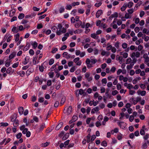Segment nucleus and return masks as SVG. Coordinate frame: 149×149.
<instances>
[{
	"label": "nucleus",
	"instance_id": "864d4df0",
	"mask_svg": "<svg viewBox=\"0 0 149 149\" xmlns=\"http://www.w3.org/2000/svg\"><path fill=\"white\" fill-rule=\"evenodd\" d=\"M123 57L124 58H127L128 56V54L127 53L125 52L123 54Z\"/></svg>",
	"mask_w": 149,
	"mask_h": 149
},
{
	"label": "nucleus",
	"instance_id": "e433bc0d",
	"mask_svg": "<svg viewBox=\"0 0 149 149\" xmlns=\"http://www.w3.org/2000/svg\"><path fill=\"white\" fill-rule=\"evenodd\" d=\"M132 61V59L130 58H129L127 59L126 61V64H127L130 63Z\"/></svg>",
	"mask_w": 149,
	"mask_h": 149
},
{
	"label": "nucleus",
	"instance_id": "39448f33",
	"mask_svg": "<svg viewBox=\"0 0 149 149\" xmlns=\"http://www.w3.org/2000/svg\"><path fill=\"white\" fill-rule=\"evenodd\" d=\"M99 108L98 107H95L91 111L92 113H94L95 112H97L99 111Z\"/></svg>",
	"mask_w": 149,
	"mask_h": 149
},
{
	"label": "nucleus",
	"instance_id": "c03bdc74",
	"mask_svg": "<svg viewBox=\"0 0 149 149\" xmlns=\"http://www.w3.org/2000/svg\"><path fill=\"white\" fill-rule=\"evenodd\" d=\"M43 27V26L41 23L38 24L37 26V29H40Z\"/></svg>",
	"mask_w": 149,
	"mask_h": 149
},
{
	"label": "nucleus",
	"instance_id": "aec40b11",
	"mask_svg": "<svg viewBox=\"0 0 149 149\" xmlns=\"http://www.w3.org/2000/svg\"><path fill=\"white\" fill-rule=\"evenodd\" d=\"M52 31L54 32H56L57 31V29L56 26H54L52 27Z\"/></svg>",
	"mask_w": 149,
	"mask_h": 149
},
{
	"label": "nucleus",
	"instance_id": "6e6552de",
	"mask_svg": "<svg viewBox=\"0 0 149 149\" xmlns=\"http://www.w3.org/2000/svg\"><path fill=\"white\" fill-rule=\"evenodd\" d=\"M118 16V13L117 12H115L113 14H112L109 17V19L114 17H117Z\"/></svg>",
	"mask_w": 149,
	"mask_h": 149
},
{
	"label": "nucleus",
	"instance_id": "f3484780",
	"mask_svg": "<svg viewBox=\"0 0 149 149\" xmlns=\"http://www.w3.org/2000/svg\"><path fill=\"white\" fill-rule=\"evenodd\" d=\"M69 134L68 133H66L64 135V136L63 137V140H65L67 139L69 137Z\"/></svg>",
	"mask_w": 149,
	"mask_h": 149
},
{
	"label": "nucleus",
	"instance_id": "7c9ffc66",
	"mask_svg": "<svg viewBox=\"0 0 149 149\" xmlns=\"http://www.w3.org/2000/svg\"><path fill=\"white\" fill-rule=\"evenodd\" d=\"M39 69L40 71L41 72H43L44 70V68L43 66L42 65H41V66H39Z\"/></svg>",
	"mask_w": 149,
	"mask_h": 149
},
{
	"label": "nucleus",
	"instance_id": "20e7f679",
	"mask_svg": "<svg viewBox=\"0 0 149 149\" xmlns=\"http://www.w3.org/2000/svg\"><path fill=\"white\" fill-rule=\"evenodd\" d=\"M16 53L15 52H13L9 56L8 59L10 60L16 56Z\"/></svg>",
	"mask_w": 149,
	"mask_h": 149
},
{
	"label": "nucleus",
	"instance_id": "473e14b6",
	"mask_svg": "<svg viewBox=\"0 0 149 149\" xmlns=\"http://www.w3.org/2000/svg\"><path fill=\"white\" fill-rule=\"evenodd\" d=\"M48 74L50 78H52L54 76V72H49V73Z\"/></svg>",
	"mask_w": 149,
	"mask_h": 149
},
{
	"label": "nucleus",
	"instance_id": "f03ea898",
	"mask_svg": "<svg viewBox=\"0 0 149 149\" xmlns=\"http://www.w3.org/2000/svg\"><path fill=\"white\" fill-rule=\"evenodd\" d=\"M85 77L87 79L88 82L91 81L93 79L92 77H90V73L89 72H87L85 74Z\"/></svg>",
	"mask_w": 149,
	"mask_h": 149
},
{
	"label": "nucleus",
	"instance_id": "79ce46f5",
	"mask_svg": "<svg viewBox=\"0 0 149 149\" xmlns=\"http://www.w3.org/2000/svg\"><path fill=\"white\" fill-rule=\"evenodd\" d=\"M12 68L11 67H9L8 69H7L6 70V72L7 73L9 74L11 71Z\"/></svg>",
	"mask_w": 149,
	"mask_h": 149
},
{
	"label": "nucleus",
	"instance_id": "dca6fc26",
	"mask_svg": "<svg viewBox=\"0 0 149 149\" xmlns=\"http://www.w3.org/2000/svg\"><path fill=\"white\" fill-rule=\"evenodd\" d=\"M8 124L7 123H0V127L1 126H3V127H6L8 126Z\"/></svg>",
	"mask_w": 149,
	"mask_h": 149
},
{
	"label": "nucleus",
	"instance_id": "a878e982",
	"mask_svg": "<svg viewBox=\"0 0 149 149\" xmlns=\"http://www.w3.org/2000/svg\"><path fill=\"white\" fill-rule=\"evenodd\" d=\"M19 34L18 33H17L15 36V41L16 42H17L19 40Z\"/></svg>",
	"mask_w": 149,
	"mask_h": 149
},
{
	"label": "nucleus",
	"instance_id": "b1692460",
	"mask_svg": "<svg viewBox=\"0 0 149 149\" xmlns=\"http://www.w3.org/2000/svg\"><path fill=\"white\" fill-rule=\"evenodd\" d=\"M65 97H63L61 99L60 103L62 105L65 102Z\"/></svg>",
	"mask_w": 149,
	"mask_h": 149
},
{
	"label": "nucleus",
	"instance_id": "4d7b16f0",
	"mask_svg": "<svg viewBox=\"0 0 149 149\" xmlns=\"http://www.w3.org/2000/svg\"><path fill=\"white\" fill-rule=\"evenodd\" d=\"M33 120L36 122H38V118L35 116H34L33 117Z\"/></svg>",
	"mask_w": 149,
	"mask_h": 149
},
{
	"label": "nucleus",
	"instance_id": "6e6d98bb",
	"mask_svg": "<svg viewBox=\"0 0 149 149\" xmlns=\"http://www.w3.org/2000/svg\"><path fill=\"white\" fill-rule=\"evenodd\" d=\"M84 93V91L82 89H80L79 91V94L80 95H82Z\"/></svg>",
	"mask_w": 149,
	"mask_h": 149
},
{
	"label": "nucleus",
	"instance_id": "c85d7f7f",
	"mask_svg": "<svg viewBox=\"0 0 149 149\" xmlns=\"http://www.w3.org/2000/svg\"><path fill=\"white\" fill-rule=\"evenodd\" d=\"M23 122L26 123V126H28L29 124V122H27V119L26 118H25L23 119Z\"/></svg>",
	"mask_w": 149,
	"mask_h": 149
},
{
	"label": "nucleus",
	"instance_id": "052dcab7",
	"mask_svg": "<svg viewBox=\"0 0 149 149\" xmlns=\"http://www.w3.org/2000/svg\"><path fill=\"white\" fill-rule=\"evenodd\" d=\"M145 12L144 11H141L140 13V16L141 17H142L144 15Z\"/></svg>",
	"mask_w": 149,
	"mask_h": 149
},
{
	"label": "nucleus",
	"instance_id": "2f4dec72",
	"mask_svg": "<svg viewBox=\"0 0 149 149\" xmlns=\"http://www.w3.org/2000/svg\"><path fill=\"white\" fill-rule=\"evenodd\" d=\"M122 46L123 49H126L127 47V44L126 43H124L122 44Z\"/></svg>",
	"mask_w": 149,
	"mask_h": 149
},
{
	"label": "nucleus",
	"instance_id": "7ed1b4c3",
	"mask_svg": "<svg viewBox=\"0 0 149 149\" xmlns=\"http://www.w3.org/2000/svg\"><path fill=\"white\" fill-rule=\"evenodd\" d=\"M140 52H137L136 53L134 52H133L131 55V57L132 58H133V57H134L135 56L138 58L140 56Z\"/></svg>",
	"mask_w": 149,
	"mask_h": 149
},
{
	"label": "nucleus",
	"instance_id": "4468645a",
	"mask_svg": "<svg viewBox=\"0 0 149 149\" xmlns=\"http://www.w3.org/2000/svg\"><path fill=\"white\" fill-rule=\"evenodd\" d=\"M32 45L34 49H35L38 46V43L36 42H34L32 44Z\"/></svg>",
	"mask_w": 149,
	"mask_h": 149
},
{
	"label": "nucleus",
	"instance_id": "cd10ccee",
	"mask_svg": "<svg viewBox=\"0 0 149 149\" xmlns=\"http://www.w3.org/2000/svg\"><path fill=\"white\" fill-rule=\"evenodd\" d=\"M45 126V124L44 123L42 124L41 125L39 128V130L40 131H42Z\"/></svg>",
	"mask_w": 149,
	"mask_h": 149
},
{
	"label": "nucleus",
	"instance_id": "680f3d73",
	"mask_svg": "<svg viewBox=\"0 0 149 149\" xmlns=\"http://www.w3.org/2000/svg\"><path fill=\"white\" fill-rule=\"evenodd\" d=\"M57 50L58 49L56 48H53L52 51V53L53 54H54L57 51Z\"/></svg>",
	"mask_w": 149,
	"mask_h": 149
},
{
	"label": "nucleus",
	"instance_id": "bf43d9fd",
	"mask_svg": "<svg viewBox=\"0 0 149 149\" xmlns=\"http://www.w3.org/2000/svg\"><path fill=\"white\" fill-rule=\"evenodd\" d=\"M49 144V143H48L47 142H46L44 143H42V146L44 147H46Z\"/></svg>",
	"mask_w": 149,
	"mask_h": 149
},
{
	"label": "nucleus",
	"instance_id": "5701e85b",
	"mask_svg": "<svg viewBox=\"0 0 149 149\" xmlns=\"http://www.w3.org/2000/svg\"><path fill=\"white\" fill-rule=\"evenodd\" d=\"M54 62V60L53 58H51L50 59L49 61V65H52Z\"/></svg>",
	"mask_w": 149,
	"mask_h": 149
},
{
	"label": "nucleus",
	"instance_id": "2eb2a0df",
	"mask_svg": "<svg viewBox=\"0 0 149 149\" xmlns=\"http://www.w3.org/2000/svg\"><path fill=\"white\" fill-rule=\"evenodd\" d=\"M38 58V56H36L33 58V64L35 65L36 63V60Z\"/></svg>",
	"mask_w": 149,
	"mask_h": 149
},
{
	"label": "nucleus",
	"instance_id": "9b49d317",
	"mask_svg": "<svg viewBox=\"0 0 149 149\" xmlns=\"http://www.w3.org/2000/svg\"><path fill=\"white\" fill-rule=\"evenodd\" d=\"M123 124H124V122H119L118 123V125L120 126V128L122 129H124L125 128V127L123 125Z\"/></svg>",
	"mask_w": 149,
	"mask_h": 149
},
{
	"label": "nucleus",
	"instance_id": "37998d69",
	"mask_svg": "<svg viewBox=\"0 0 149 149\" xmlns=\"http://www.w3.org/2000/svg\"><path fill=\"white\" fill-rule=\"evenodd\" d=\"M140 132L141 135H144L145 133V132L143 129L141 130Z\"/></svg>",
	"mask_w": 149,
	"mask_h": 149
},
{
	"label": "nucleus",
	"instance_id": "3c124183",
	"mask_svg": "<svg viewBox=\"0 0 149 149\" xmlns=\"http://www.w3.org/2000/svg\"><path fill=\"white\" fill-rule=\"evenodd\" d=\"M75 43L74 42H71L70 44V47H72L75 46Z\"/></svg>",
	"mask_w": 149,
	"mask_h": 149
},
{
	"label": "nucleus",
	"instance_id": "0eeeda50",
	"mask_svg": "<svg viewBox=\"0 0 149 149\" xmlns=\"http://www.w3.org/2000/svg\"><path fill=\"white\" fill-rule=\"evenodd\" d=\"M125 3L127 7H128L129 8H131L133 5V3L132 1L129 2L128 3Z\"/></svg>",
	"mask_w": 149,
	"mask_h": 149
},
{
	"label": "nucleus",
	"instance_id": "5fc2aeb1",
	"mask_svg": "<svg viewBox=\"0 0 149 149\" xmlns=\"http://www.w3.org/2000/svg\"><path fill=\"white\" fill-rule=\"evenodd\" d=\"M149 137V134H146L143 137V139L146 140H147Z\"/></svg>",
	"mask_w": 149,
	"mask_h": 149
},
{
	"label": "nucleus",
	"instance_id": "338daca9",
	"mask_svg": "<svg viewBox=\"0 0 149 149\" xmlns=\"http://www.w3.org/2000/svg\"><path fill=\"white\" fill-rule=\"evenodd\" d=\"M117 88L118 90H119L121 88V85L119 83L117 85Z\"/></svg>",
	"mask_w": 149,
	"mask_h": 149
},
{
	"label": "nucleus",
	"instance_id": "4c0bfd02",
	"mask_svg": "<svg viewBox=\"0 0 149 149\" xmlns=\"http://www.w3.org/2000/svg\"><path fill=\"white\" fill-rule=\"evenodd\" d=\"M19 65V62H17L16 63H15L13 64L12 65V67L14 68H15L18 66Z\"/></svg>",
	"mask_w": 149,
	"mask_h": 149
},
{
	"label": "nucleus",
	"instance_id": "c9c22d12",
	"mask_svg": "<svg viewBox=\"0 0 149 149\" xmlns=\"http://www.w3.org/2000/svg\"><path fill=\"white\" fill-rule=\"evenodd\" d=\"M78 11V13L81 14L83 13L84 11V10L83 9H79Z\"/></svg>",
	"mask_w": 149,
	"mask_h": 149
},
{
	"label": "nucleus",
	"instance_id": "423d86ee",
	"mask_svg": "<svg viewBox=\"0 0 149 149\" xmlns=\"http://www.w3.org/2000/svg\"><path fill=\"white\" fill-rule=\"evenodd\" d=\"M102 13V10H99L97 12L96 14V16L97 17H99L100 15Z\"/></svg>",
	"mask_w": 149,
	"mask_h": 149
},
{
	"label": "nucleus",
	"instance_id": "69168bd1",
	"mask_svg": "<svg viewBox=\"0 0 149 149\" xmlns=\"http://www.w3.org/2000/svg\"><path fill=\"white\" fill-rule=\"evenodd\" d=\"M107 66V64L105 63H104L101 65V68L102 69H104Z\"/></svg>",
	"mask_w": 149,
	"mask_h": 149
},
{
	"label": "nucleus",
	"instance_id": "de8ad7c7",
	"mask_svg": "<svg viewBox=\"0 0 149 149\" xmlns=\"http://www.w3.org/2000/svg\"><path fill=\"white\" fill-rule=\"evenodd\" d=\"M75 68L76 66H73V67H72L70 70V72H73L75 71Z\"/></svg>",
	"mask_w": 149,
	"mask_h": 149
},
{
	"label": "nucleus",
	"instance_id": "1a4fd4ad",
	"mask_svg": "<svg viewBox=\"0 0 149 149\" xmlns=\"http://www.w3.org/2000/svg\"><path fill=\"white\" fill-rule=\"evenodd\" d=\"M63 124V123L62 122L58 124L56 127L55 129L56 130H59L62 126Z\"/></svg>",
	"mask_w": 149,
	"mask_h": 149
},
{
	"label": "nucleus",
	"instance_id": "49530a36",
	"mask_svg": "<svg viewBox=\"0 0 149 149\" xmlns=\"http://www.w3.org/2000/svg\"><path fill=\"white\" fill-rule=\"evenodd\" d=\"M118 93V91L117 90H114L112 91V94L113 95H115Z\"/></svg>",
	"mask_w": 149,
	"mask_h": 149
},
{
	"label": "nucleus",
	"instance_id": "f8f14e48",
	"mask_svg": "<svg viewBox=\"0 0 149 149\" xmlns=\"http://www.w3.org/2000/svg\"><path fill=\"white\" fill-rule=\"evenodd\" d=\"M13 125L15 127H17L19 125V121L18 120L16 119V120L13 121Z\"/></svg>",
	"mask_w": 149,
	"mask_h": 149
},
{
	"label": "nucleus",
	"instance_id": "a18cd8bd",
	"mask_svg": "<svg viewBox=\"0 0 149 149\" xmlns=\"http://www.w3.org/2000/svg\"><path fill=\"white\" fill-rule=\"evenodd\" d=\"M29 54L31 55H33L34 54V52L32 49H30L29 51Z\"/></svg>",
	"mask_w": 149,
	"mask_h": 149
},
{
	"label": "nucleus",
	"instance_id": "8fccbe9b",
	"mask_svg": "<svg viewBox=\"0 0 149 149\" xmlns=\"http://www.w3.org/2000/svg\"><path fill=\"white\" fill-rule=\"evenodd\" d=\"M95 125L96 127H98L101 126V124L100 122L99 121H97L95 123Z\"/></svg>",
	"mask_w": 149,
	"mask_h": 149
},
{
	"label": "nucleus",
	"instance_id": "f704fd0d",
	"mask_svg": "<svg viewBox=\"0 0 149 149\" xmlns=\"http://www.w3.org/2000/svg\"><path fill=\"white\" fill-rule=\"evenodd\" d=\"M65 8L64 7H61L60 8L59 11L60 13H61L64 11Z\"/></svg>",
	"mask_w": 149,
	"mask_h": 149
},
{
	"label": "nucleus",
	"instance_id": "6ab92c4d",
	"mask_svg": "<svg viewBox=\"0 0 149 149\" xmlns=\"http://www.w3.org/2000/svg\"><path fill=\"white\" fill-rule=\"evenodd\" d=\"M24 17V14L22 13L19 14L18 16V18L19 19H22Z\"/></svg>",
	"mask_w": 149,
	"mask_h": 149
},
{
	"label": "nucleus",
	"instance_id": "e2e57ef3",
	"mask_svg": "<svg viewBox=\"0 0 149 149\" xmlns=\"http://www.w3.org/2000/svg\"><path fill=\"white\" fill-rule=\"evenodd\" d=\"M146 91H141L140 93L141 95L142 96H144L146 95Z\"/></svg>",
	"mask_w": 149,
	"mask_h": 149
},
{
	"label": "nucleus",
	"instance_id": "c756f323",
	"mask_svg": "<svg viewBox=\"0 0 149 149\" xmlns=\"http://www.w3.org/2000/svg\"><path fill=\"white\" fill-rule=\"evenodd\" d=\"M127 88L129 89H130L132 88H133V86L131 84H129Z\"/></svg>",
	"mask_w": 149,
	"mask_h": 149
},
{
	"label": "nucleus",
	"instance_id": "603ef678",
	"mask_svg": "<svg viewBox=\"0 0 149 149\" xmlns=\"http://www.w3.org/2000/svg\"><path fill=\"white\" fill-rule=\"evenodd\" d=\"M96 137L95 135H93L91 136V141L92 142L96 138Z\"/></svg>",
	"mask_w": 149,
	"mask_h": 149
},
{
	"label": "nucleus",
	"instance_id": "0e129e2a",
	"mask_svg": "<svg viewBox=\"0 0 149 149\" xmlns=\"http://www.w3.org/2000/svg\"><path fill=\"white\" fill-rule=\"evenodd\" d=\"M67 46L66 45H63L60 48V49L61 50H63L67 48Z\"/></svg>",
	"mask_w": 149,
	"mask_h": 149
},
{
	"label": "nucleus",
	"instance_id": "9d476101",
	"mask_svg": "<svg viewBox=\"0 0 149 149\" xmlns=\"http://www.w3.org/2000/svg\"><path fill=\"white\" fill-rule=\"evenodd\" d=\"M19 113L20 115H22L23 113L24 108L23 107H20L18 108Z\"/></svg>",
	"mask_w": 149,
	"mask_h": 149
},
{
	"label": "nucleus",
	"instance_id": "58836bf2",
	"mask_svg": "<svg viewBox=\"0 0 149 149\" xmlns=\"http://www.w3.org/2000/svg\"><path fill=\"white\" fill-rule=\"evenodd\" d=\"M78 118L76 116H73L72 117V119L73 121L75 122L78 119Z\"/></svg>",
	"mask_w": 149,
	"mask_h": 149
},
{
	"label": "nucleus",
	"instance_id": "13d9d810",
	"mask_svg": "<svg viewBox=\"0 0 149 149\" xmlns=\"http://www.w3.org/2000/svg\"><path fill=\"white\" fill-rule=\"evenodd\" d=\"M123 103L122 102H120L118 104V106L119 107H121L123 106Z\"/></svg>",
	"mask_w": 149,
	"mask_h": 149
},
{
	"label": "nucleus",
	"instance_id": "412c9836",
	"mask_svg": "<svg viewBox=\"0 0 149 149\" xmlns=\"http://www.w3.org/2000/svg\"><path fill=\"white\" fill-rule=\"evenodd\" d=\"M127 8L126 5L124 3L122 7L121 8V10L122 11H124Z\"/></svg>",
	"mask_w": 149,
	"mask_h": 149
},
{
	"label": "nucleus",
	"instance_id": "4be33fe9",
	"mask_svg": "<svg viewBox=\"0 0 149 149\" xmlns=\"http://www.w3.org/2000/svg\"><path fill=\"white\" fill-rule=\"evenodd\" d=\"M128 13L130 15L132 14L134 12V9L133 8L127 10Z\"/></svg>",
	"mask_w": 149,
	"mask_h": 149
},
{
	"label": "nucleus",
	"instance_id": "a211bd4d",
	"mask_svg": "<svg viewBox=\"0 0 149 149\" xmlns=\"http://www.w3.org/2000/svg\"><path fill=\"white\" fill-rule=\"evenodd\" d=\"M125 17L126 19H130L131 18V16L130 15V14L128 13H126L125 15Z\"/></svg>",
	"mask_w": 149,
	"mask_h": 149
},
{
	"label": "nucleus",
	"instance_id": "ea45409f",
	"mask_svg": "<svg viewBox=\"0 0 149 149\" xmlns=\"http://www.w3.org/2000/svg\"><path fill=\"white\" fill-rule=\"evenodd\" d=\"M15 11H12V10H11L9 14V15L10 17H12L15 14Z\"/></svg>",
	"mask_w": 149,
	"mask_h": 149
},
{
	"label": "nucleus",
	"instance_id": "ddd939ff",
	"mask_svg": "<svg viewBox=\"0 0 149 149\" xmlns=\"http://www.w3.org/2000/svg\"><path fill=\"white\" fill-rule=\"evenodd\" d=\"M97 35L96 34H95V33H92L91 35V37L95 39H97L98 36H97Z\"/></svg>",
	"mask_w": 149,
	"mask_h": 149
},
{
	"label": "nucleus",
	"instance_id": "09e8293b",
	"mask_svg": "<svg viewBox=\"0 0 149 149\" xmlns=\"http://www.w3.org/2000/svg\"><path fill=\"white\" fill-rule=\"evenodd\" d=\"M102 84H106L107 83V79L106 78L103 79L102 80Z\"/></svg>",
	"mask_w": 149,
	"mask_h": 149
},
{
	"label": "nucleus",
	"instance_id": "a19ab883",
	"mask_svg": "<svg viewBox=\"0 0 149 149\" xmlns=\"http://www.w3.org/2000/svg\"><path fill=\"white\" fill-rule=\"evenodd\" d=\"M22 136V134L21 133H19L17 134L16 136V137L17 139H20Z\"/></svg>",
	"mask_w": 149,
	"mask_h": 149
},
{
	"label": "nucleus",
	"instance_id": "f257e3e1",
	"mask_svg": "<svg viewBox=\"0 0 149 149\" xmlns=\"http://www.w3.org/2000/svg\"><path fill=\"white\" fill-rule=\"evenodd\" d=\"M72 107L71 106H70L68 108L65 107L64 109V113H67L68 115L70 114L72 112Z\"/></svg>",
	"mask_w": 149,
	"mask_h": 149
},
{
	"label": "nucleus",
	"instance_id": "72a5a7b5",
	"mask_svg": "<svg viewBox=\"0 0 149 149\" xmlns=\"http://www.w3.org/2000/svg\"><path fill=\"white\" fill-rule=\"evenodd\" d=\"M97 61V60H96L95 59H91V63H92V64H94Z\"/></svg>",
	"mask_w": 149,
	"mask_h": 149
},
{
	"label": "nucleus",
	"instance_id": "bb28decb",
	"mask_svg": "<svg viewBox=\"0 0 149 149\" xmlns=\"http://www.w3.org/2000/svg\"><path fill=\"white\" fill-rule=\"evenodd\" d=\"M101 145L104 146H106L107 143L106 141H104L101 143Z\"/></svg>",
	"mask_w": 149,
	"mask_h": 149
},
{
	"label": "nucleus",
	"instance_id": "774afa93",
	"mask_svg": "<svg viewBox=\"0 0 149 149\" xmlns=\"http://www.w3.org/2000/svg\"><path fill=\"white\" fill-rule=\"evenodd\" d=\"M59 105V102L58 101H56L55 102L54 104V107H57Z\"/></svg>",
	"mask_w": 149,
	"mask_h": 149
},
{
	"label": "nucleus",
	"instance_id": "393cba45",
	"mask_svg": "<svg viewBox=\"0 0 149 149\" xmlns=\"http://www.w3.org/2000/svg\"><path fill=\"white\" fill-rule=\"evenodd\" d=\"M11 120L12 122H13L16 120L17 118L16 117H15L14 115H12L11 117Z\"/></svg>",
	"mask_w": 149,
	"mask_h": 149
}]
</instances>
